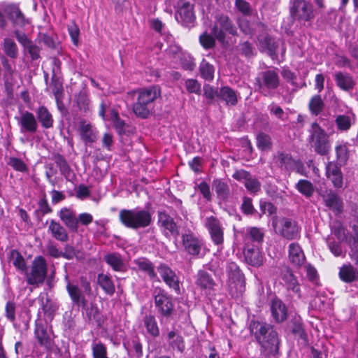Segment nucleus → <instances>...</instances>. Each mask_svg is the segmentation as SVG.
<instances>
[{
	"label": "nucleus",
	"mask_w": 358,
	"mask_h": 358,
	"mask_svg": "<svg viewBox=\"0 0 358 358\" xmlns=\"http://www.w3.org/2000/svg\"><path fill=\"white\" fill-rule=\"evenodd\" d=\"M236 23L240 31L245 35L249 36L250 38L255 35V30L252 23L248 19L238 17L236 19Z\"/></svg>",
	"instance_id": "de8ad7c7"
},
{
	"label": "nucleus",
	"mask_w": 358,
	"mask_h": 358,
	"mask_svg": "<svg viewBox=\"0 0 358 358\" xmlns=\"http://www.w3.org/2000/svg\"><path fill=\"white\" fill-rule=\"evenodd\" d=\"M289 11L293 19L299 22L311 21L315 15L313 4L306 0L292 1Z\"/></svg>",
	"instance_id": "9b49d317"
},
{
	"label": "nucleus",
	"mask_w": 358,
	"mask_h": 358,
	"mask_svg": "<svg viewBox=\"0 0 358 358\" xmlns=\"http://www.w3.org/2000/svg\"><path fill=\"white\" fill-rule=\"evenodd\" d=\"M97 283L106 294L112 296L115 292V287L110 275L103 273L98 274Z\"/></svg>",
	"instance_id": "ea45409f"
},
{
	"label": "nucleus",
	"mask_w": 358,
	"mask_h": 358,
	"mask_svg": "<svg viewBox=\"0 0 358 358\" xmlns=\"http://www.w3.org/2000/svg\"><path fill=\"white\" fill-rule=\"evenodd\" d=\"M154 302L159 318H170L174 312L172 297L163 289L156 287L153 292Z\"/></svg>",
	"instance_id": "1a4fd4ad"
},
{
	"label": "nucleus",
	"mask_w": 358,
	"mask_h": 358,
	"mask_svg": "<svg viewBox=\"0 0 358 358\" xmlns=\"http://www.w3.org/2000/svg\"><path fill=\"white\" fill-rule=\"evenodd\" d=\"M112 119L113 124L119 134L122 135L126 132V124L124 120L119 117L118 113L116 111L112 112Z\"/></svg>",
	"instance_id": "e2e57ef3"
},
{
	"label": "nucleus",
	"mask_w": 358,
	"mask_h": 358,
	"mask_svg": "<svg viewBox=\"0 0 358 358\" xmlns=\"http://www.w3.org/2000/svg\"><path fill=\"white\" fill-rule=\"evenodd\" d=\"M48 232L51 234L55 239L60 242H66L69 239V235L66 229L55 220H50L48 226Z\"/></svg>",
	"instance_id": "2f4dec72"
},
{
	"label": "nucleus",
	"mask_w": 358,
	"mask_h": 358,
	"mask_svg": "<svg viewBox=\"0 0 358 358\" xmlns=\"http://www.w3.org/2000/svg\"><path fill=\"white\" fill-rule=\"evenodd\" d=\"M40 300L41 302V308L43 312L50 320H52L53 318L55 313L58 308L57 304L49 298H46L45 301L43 298H41Z\"/></svg>",
	"instance_id": "603ef678"
},
{
	"label": "nucleus",
	"mask_w": 358,
	"mask_h": 358,
	"mask_svg": "<svg viewBox=\"0 0 358 358\" xmlns=\"http://www.w3.org/2000/svg\"><path fill=\"white\" fill-rule=\"evenodd\" d=\"M289 259L292 264L299 268L304 264L306 257L301 246L296 243H292L289 245Z\"/></svg>",
	"instance_id": "c756f323"
},
{
	"label": "nucleus",
	"mask_w": 358,
	"mask_h": 358,
	"mask_svg": "<svg viewBox=\"0 0 358 358\" xmlns=\"http://www.w3.org/2000/svg\"><path fill=\"white\" fill-rule=\"evenodd\" d=\"M54 159L59 169L61 174L63 175L67 180L71 181L75 178V175L65 158L62 155L57 154L55 156Z\"/></svg>",
	"instance_id": "58836bf2"
},
{
	"label": "nucleus",
	"mask_w": 358,
	"mask_h": 358,
	"mask_svg": "<svg viewBox=\"0 0 358 358\" xmlns=\"http://www.w3.org/2000/svg\"><path fill=\"white\" fill-rule=\"evenodd\" d=\"M334 79L337 86L344 91H351L355 85V82L348 73L337 72L334 75Z\"/></svg>",
	"instance_id": "473e14b6"
},
{
	"label": "nucleus",
	"mask_w": 358,
	"mask_h": 358,
	"mask_svg": "<svg viewBox=\"0 0 358 358\" xmlns=\"http://www.w3.org/2000/svg\"><path fill=\"white\" fill-rule=\"evenodd\" d=\"M241 208L243 213L247 215H252L256 211L252 205V199L248 196L243 197Z\"/></svg>",
	"instance_id": "774afa93"
},
{
	"label": "nucleus",
	"mask_w": 358,
	"mask_h": 358,
	"mask_svg": "<svg viewBox=\"0 0 358 358\" xmlns=\"http://www.w3.org/2000/svg\"><path fill=\"white\" fill-rule=\"evenodd\" d=\"M119 220L124 227L138 229L145 228L152 223V214L144 209H122L119 212Z\"/></svg>",
	"instance_id": "7ed1b4c3"
},
{
	"label": "nucleus",
	"mask_w": 358,
	"mask_h": 358,
	"mask_svg": "<svg viewBox=\"0 0 358 358\" xmlns=\"http://www.w3.org/2000/svg\"><path fill=\"white\" fill-rule=\"evenodd\" d=\"M219 90L209 85H204L203 96L208 99V103H212L216 97L219 99Z\"/></svg>",
	"instance_id": "052dcab7"
},
{
	"label": "nucleus",
	"mask_w": 358,
	"mask_h": 358,
	"mask_svg": "<svg viewBox=\"0 0 358 358\" xmlns=\"http://www.w3.org/2000/svg\"><path fill=\"white\" fill-rule=\"evenodd\" d=\"M36 113L37 120L41 123L42 127L50 129L53 127L54 120L52 115L45 106H39Z\"/></svg>",
	"instance_id": "e433bc0d"
},
{
	"label": "nucleus",
	"mask_w": 358,
	"mask_h": 358,
	"mask_svg": "<svg viewBox=\"0 0 358 358\" xmlns=\"http://www.w3.org/2000/svg\"><path fill=\"white\" fill-rule=\"evenodd\" d=\"M134 93L137 94V98L133 105V111L136 116L145 119L152 110L153 102L160 96V88L157 85H152L139 88Z\"/></svg>",
	"instance_id": "f03ea898"
},
{
	"label": "nucleus",
	"mask_w": 358,
	"mask_h": 358,
	"mask_svg": "<svg viewBox=\"0 0 358 358\" xmlns=\"http://www.w3.org/2000/svg\"><path fill=\"white\" fill-rule=\"evenodd\" d=\"M8 259L10 262H12L13 266L21 272L27 271L25 260L22 255L17 250H12L10 252Z\"/></svg>",
	"instance_id": "a18cd8bd"
},
{
	"label": "nucleus",
	"mask_w": 358,
	"mask_h": 358,
	"mask_svg": "<svg viewBox=\"0 0 358 358\" xmlns=\"http://www.w3.org/2000/svg\"><path fill=\"white\" fill-rule=\"evenodd\" d=\"M243 255L245 262L254 267L263 264L264 257L259 246L244 245Z\"/></svg>",
	"instance_id": "393cba45"
},
{
	"label": "nucleus",
	"mask_w": 358,
	"mask_h": 358,
	"mask_svg": "<svg viewBox=\"0 0 358 358\" xmlns=\"http://www.w3.org/2000/svg\"><path fill=\"white\" fill-rule=\"evenodd\" d=\"M325 175L331 180L335 188L343 186V175L341 166L335 162H329L325 166Z\"/></svg>",
	"instance_id": "4be33fe9"
},
{
	"label": "nucleus",
	"mask_w": 358,
	"mask_h": 358,
	"mask_svg": "<svg viewBox=\"0 0 358 358\" xmlns=\"http://www.w3.org/2000/svg\"><path fill=\"white\" fill-rule=\"evenodd\" d=\"M212 34L220 43L226 41L227 34L237 36L238 29L233 20L225 14H217L215 17V21L212 27Z\"/></svg>",
	"instance_id": "0eeeda50"
},
{
	"label": "nucleus",
	"mask_w": 358,
	"mask_h": 358,
	"mask_svg": "<svg viewBox=\"0 0 358 358\" xmlns=\"http://www.w3.org/2000/svg\"><path fill=\"white\" fill-rule=\"evenodd\" d=\"M157 269L163 281L176 293H179V280L175 271L164 263L159 264Z\"/></svg>",
	"instance_id": "aec40b11"
},
{
	"label": "nucleus",
	"mask_w": 358,
	"mask_h": 358,
	"mask_svg": "<svg viewBox=\"0 0 358 358\" xmlns=\"http://www.w3.org/2000/svg\"><path fill=\"white\" fill-rule=\"evenodd\" d=\"M238 51L243 55L250 57L253 55L252 44L248 41L240 43L237 46Z\"/></svg>",
	"instance_id": "69168bd1"
},
{
	"label": "nucleus",
	"mask_w": 358,
	"mask_h": 358,
	"mask_svg": "<svg viewBox=\"0 0 358 358\" xmlns=\"http://www.w3.org/2000/svg\"><path fill=\"white\" fill-rule=\"evenodd\" d=\"M338 275L342 281L350 283L358 279V271L351 264H344L340 268Z\"/></svg>",
	"instance_id": "4c0bfd02"
},
{
	"label": "nucleus",
	"mask_w": 358,
	"mask_h": 358,
	"mask_svg": "<svg viewBox=\"0 0 358 358\" xmlns=\"http://www.w3.org/2000/svg\"><path fill=\"white\" fill-rule=\"evenodd\" d=\"M134 263L138 266V268L147 273L151 280L157 277V274L155 272V266L149 259L141 257L134 260Z\"/></svg>",
	"instance_id": "79ce46f5"
},
{
	"label": "nucleus",
	"mask_w": 358,
	"mask_h": 358,
	"mask_svg": "<svg viewBox=\"0 0 358 358\" xmlns=\"http://www.w3.org/2000/svg\"><path fill=\"white\" fill-rule=\"evenodd\" d=\"M200 73L205 80H212L214 78V67L206 60H203L199 67Z\"/></svg>",
	"instance_id": "6e6d98bb"
},
{
	"label": "nucleus",
	"mask_w": 358,
	"mask_h": 358,
	"mask_svg": "<svg viewBox=\"0 0 358 358\" xmlns=\"http://www.w3.org/2000/svg\"><path fill=\"white\" fill-rule=\"evenodd\" d=\"M249 329L266 356L276 354L279 349L278 333L273 326L259 321H251Z\"/></svg>",
	"instance_id": "f257e3e1"
},
{
	"label": "nucleus",
	"mask_w": 358,
	"mask_h": 358,
	"mask_svg": "<svg viewBox=\"0 0 358 358\" xmlns=\"http://www.w3.org/2000/svg\"><path fill=\"white\" fill-rule=\"evenodd\" d=\"M335 122L337 128L341 131H348L352 125L351 118L345 115H338L336 117Z\"/></svg>",
	"instance_id": "13d9d810"
},
{
	"label": "nucleus",
	"mask_w": 358,
	"mask_h": 358,
	"mask_svg": "<svg viewBox=\"0 0 358 358\" xmlns=\"http://www.w3.org/2000/svg\"><path fill=\"white\" fill-rule=\"evenodd\" d=\"M219 99L229 106H234L238 101L237 92L229 86L220 88Z\"/></svg>",
	"instance_id": "f704fd0d"
},
{
	"label": "nucleus",
	"mask_w": 358,
	"mask_h": 358,
	"mask_svg": "<svg viewBox=\"0 0 358 358\" xmlns=\"http://www.w3.org/2000/svg\"><path fill=\"white\" fill-rule=\"evenodd\" d=\"M324 102L320 95L313 96L308 103L310 113L315 115H318L321 113L324 108Z\"/></svg>",
	"instance_id": "09e8293b"
},
{
	"label": "nucleus",
	"mask_w": 358,
	"mask_h": 358,
	"mask_svg": "<svg viewBox=\"0 0 358 358\" xmlns=\"http://www.w3.org/2000/svg\"><path fill=\"white\" fill-rule=\"evenodd\" d=\"M182 245L186 252L192 256H198L203 245V241L193 233L182 234Z\"/></svg>",
	"instance_id": "a211bd4d"
},
{
	"label": "nucleus",
	"mask_w": 358,
	"mask_h": 358,
	"mask_svg": "<svg viewBox=\"0 0 358 358\" xmlns=\"http://www.w3.org/2000/svg\"><path fill=\"white\" fill-rule=\"evenodd\" d=\"M212 186L219 199L225 201L228 199L230 189L226 182L220 179H215L213 181Z\"/></svg>",
	"instance_id": "a19ab883"
},
{
	"label": "nucleus",
	"mask_w": 358,
	"mask_h": 358,
	"mask_svg": "<svg viewBox=\"0 0 358 358\" xmlns=\"http://www.w3.org/2000/svg\"><path fill=\"white\" fill-rule=\"evenodd\" d=\"M233 178L244 184L245 187L252 194H256L261 189V182L256 177L243 169L237 170L233 174Z\"/></svg>",
	"instance_id": "f3484780"
},
{
	"label": "nucleus",
	"mask_w": 358,
	"mask_h": 358,
	"mask_svg": "<svg viewBox=\"0 0 358 358\" xmlns=\"http://www.w3.org/2000/svg\"><path fill=\"white\" fill-rule=\"evenodd\" d=\"M104 260L115 271L124 272L127 270L126 264L122 256L117 252H111L106 255Z\"/></svg>",
	"instance_id": "72a5a7b5"
},
{
	"label": "nucleus",
	"mask_w": 358,
	"mask_h": 358,
	"mask_svg": "<svg viewBox=\"0 0 358 358\" xmlns=\"http://www.w3.org/2000/svg\"><path fill=\"white\" fill-rule=\"evenodd\" d=\"M295 187L301 194L307 198L312 196L315 191L313 183L308 180H299L296 184Z\"/></svg>",
	"instance_id": "49530a36"
},
{
	"label": "nucleus",
	"mask_w": 358,
	"mask_h": 358,
	"mask_svg": "<svg viewBox=\"0 0 358 358\" xmlns=\"http://www.w3.org/2000/svg\"><path fill=\"white\" fill-rule=\"evenodd\" d=\"M325 206L336 214L341 213L343 210V202L341 196L332 190L327 191L322 194Z\"/></svg>",
	"instance_id": "a878e982"
},
{
	"label": "nucleus",
	"mask_w": 358,
	"mask_h": 358,
	"mask_svg": "<svg viewBox=\"0 0 358 358\" xmlns=\"http://www.w3.org/2000/svg\"><path fill=\"white\" fill-rule=\"evenodd\" d=\"M264 229L257 227H247L243 234L244 245L260 247L264 241Z\"/></svg>",
	"instance_id": "6ab92c4d"
},
{
	"label": "nucleus",
	"mask_w": 358,
	"mask_h": 358,
	"mask_svg": "<svg viewBox=\"0 0 358 358\" xmlns=\"http://www.w3.org/2000/svg\"><path fill=\"white\" fill-rule=\"evenodd\" d=\"M3 48L5 54L13 59H15L18 56V48L17 44L13 39L6 38L3 40Z\"/></svg>",
	"instance_id": "8fccbe9b"
},
{
	"label": "nucleus",
	"mask_w": 358,
	"mask_h": 358,
	"mask_svg": "<svg viewBox=\"0 0 358 358\" xmlns=\"http://www.w3.org/2000/svg\"><path fill=\"white\" fill-rule=\"evenodd\" d=\"M257 145L263 151L270 150L272 148L271 137L264 133H259L257 136Z\"/></svg>",
	"instance_id": "864d4df0"
},
{
	"label": "nucleus",
	"mask_w": 358,
	"mask_h": 358,
	"mask_svg": "<svg viewBox=\"0 0 358 358\" xmlns=\"http://www.w3.org/2000/svg\"><path fill=\"white\" fill-rule=\"evenodd\" d=\"M143 322L148 334L154 338L158 337L159 336V328L154 315H146L143 317Z\"/></svg>",
	"instance_id": "37998d69"
},
{
	"label": "nucleus",
	"mask_w": 358,
	"mask_h": 358,
	"mask_svg": "<svg viewBox=\"0 0 358 358\" xmlns=\"http://www.w3.org/2000/svg\"><path fill=\"white\" fill-rule=\"evenodd\" d=\"M93 358H108L107 355V348L101 342L94 341L92 344Z\"/></svg>",
	"instance_id": "5fc2aeb1"
},
{
	"label": "nucleus",
	"mask_w": 358,
	"mask_h": 358,
	"mask_svg": "<svg viewBox=\"0 0 358 358\" xmlns=\"http://www.w3.org/2000/svg\"><path fill=\"white\" fill-rule=\"evenodd\" d=\"M279 234L283 238L292 241L300 238V227L296 221L282 217L280 220Z\"/></svg>",
	"instance_id": "4468645a"
},
{
	"label": "nucleus",
	"mask_w": 358,
	"mask_h": 358,
	"mask_svg": "<svg viewBox=\"0 0 358 358\" xmlns=\"http://www.w3.org/2000/svg\"><path fill=\"white\" fill-rule=\"evenodd\" d=\"M196 285L202 290H212L215 282L208 272L199 270L196 275Z\"/></svg>",
	"instance_id": "c9c22d12"
},
{
	"label": "nucleus",
	"mask_w": 358,
	"mask_h": 358,
	"mask_svg": "<svg viewBox=\"0 0 358 358\" xmlns=\"http://www.w3.org/2000/svg\"><path fill=\"white\" fill-rule=\"evenodd\" d=\"M47 273L48 267L45 258L42 256L36 257L32 262L30 272L26 273L27 284L36 286L43 284Z\"/></svg>",
	"instance_id": "9d476101"
},
{
	"label": "nucleus",
	"mask_w": 358,
	"mask_h": 358,
	"mask_svg": "<svg viewBox=\"0 0 358 358\" xmlns=\"http://www.w3.org/2000/svg\"><path fill=\"white\" fill-rule=\"evenodd\" d=\"M281 278L287 290L293 292L300 299L301 297L300 285L296 278L293 274V272L288 266H285L282 272Z\"/></svg>",
	"instance_id": "b1692460"
},
{
	"label": "nucleus",
	"mask_w": 358,
	"mask_h": 358,
	"mask_svg": "<svg viewBox=\"0 0 358 358\" xmlns=\"http://www.w3.org/2000/svg\"><path fill=\"white\" fill-rule=\"evenodd\" d=\"M58 215L66 227L73 232H77L79 227L75 213L69 208H62Z\"/></svg>",
	"instance_id": "cd10ccee"
},
{
	"label": "nucleus",
	"mask_w": 358,
	"mask_h": 358,
	"mask_svg": "<svg viewBox=\"0 0 358 358\" xmlns=\"http://www.w3.org/2000/svg\"><path fill=\"white\" fill-rule=\"evenodd\" d=\"M80 280V287L78 285L69 282L66 288L73 303L85 308L87 306L85 295L90 296L92 294V287L90 282L86 278L82 277Z\"/></svg>",
	"instance_id": "6e6552de"
},
{
	"label": "nucleus",
	"mask_w": 358,
	"mask_h": 358,
	"mask_svg": "<svg viewBox=\"0 0 358 358\" xmlns=\"http://www.w3.org/2000/svg\"><path fill=\"white\" fill-rule=\"evenodd\" d=\"M20 131L22 134H34L38 129V122L34 115L27 110L20 113V116L15 117Z\"/></svg>",
	"instance_id": "2eb2a0df"
},
{
	"label": "nucleus",
	"mask_w": 358,
	"mask_h": 358,
	"mask_svg": "<svg viewBox=\"0 0 358 358\" xmlns=\"http://www.w3.org/2000/svg\"><path fill=\"white\" fill-rule=\"evenodd\" d=\"M215 38L213 35L204 32L199 36V42L202 47L206 50L213 48L215 45Z\"/></svg>",
	"instance_id": "bf43d9fd"
},
{
	"label": "nucleus",
	"mask_w": 358,
	"mask_h": 358,
	"mask_svg": "<svg viewBox=\"0 0 358 358\" xmlns=\"http://www.w3.org/2000/svg\"><path fill=\"white\" fill-rule=\"evenodd\" d=\"M270 310L273 320L281 323L287 318V308L283 301L278 297H274L270 303Z\"/></svg>",
	"instance_id": "5701e85b"
},
{
	"label": "nucleus",
	"mask_w": 358,
	"mask_h": 358,
	"mask_svg": "<svg viewBox=\"0 0 358 358\" xmlns=\"http://www.w3.org/2000/svg\"><path fill=\"white\" fill-rule=\"evenodd\" d=\"M236 8L245 16L252 15V8L250 3L245 0H235Z\"/></svg>",
	"instance_id": "680f3d73"
},
{
	"label": "nucleus",
	"mask_w": 358,
	"mask_h": 358,
	"mask_svg": "<svg viewBox=\"0 0 358 358\" xmlns=\"http://www.w3.org/2000/svg\"><path fill=\"white\" fill-rule=\"evenodd\" d=\"M77 106L81 112L87 113L90 110L89 99L84 93H80L76 99Z\"/></svg>",
	"instance_id": "0e129e2a"
},
{
	"label": "nucleus",
	"mask_w": 358,
	"mask_h": 358,
	"mask_svg": "<svg viewBox=\"0 0 358 358\" xmlns=\"http://www.w3.org/2000/svg\"><path fill=\"white\" fill-rule=\"evenodd\" d=\"M256 27L261 31L257 37L259 48L274 59L277 57L278 43L273 37L267 33V27L265 24L262 22H257Z\"/></svg>",
	"instance_id": "f8f14e48"
},
{
	"label": "nucleus",
	"mask_w": 358,
	"mask_h": 358,
	"mask_svg": "<svg viewBox=\"0 0 358 358\" xmlns=\"http://www.w3.org/2000/svg\"><path fill=\"white\" fill-rule=\"evenodd\" d=\"M6 13L13 24L15 26L20 27H24L28 23L27 20L25 18L24 14L21 12L19 7L16 5H9L6 8Z\"/></svg>",
	"instance_id": "7c9ffc66"
},
{
	"label": "nucleus",
	"mask_w": 358,
	"mask_h": 358,
	"mask_svg": "<svg viewBox=\"0 0 358 358\" xmlns=\"http://www.w3.org/2000/svg\"><path fill=\"white\" fill-rule=\"evenodd\" d=\"M167 341L169 345L173 350H177L180 352H182L184 351L185 344L183 338L175 331H171L168 333Z\"/></svg>",
	"instance_id": "c03bdc74"
},
{
	"label": "nucleus",
	"mask_w": 358,
	"mask_h": 358,
	"mask_svg": "<svg viewBox=\"0 0 358 358\" xmlns=\"http://www.w3.org/2000/svg\"><path fill=\"white\" fill-rule=\"evenodd\" d=\"M8 164L17 171L26 172L28 170L25 163L22 159L17 157H10Z\"/></svg>",
	"instance_id": "338daca9"
},
{
	"label": "nucleus",
	"mask_w": 358,
	"mask_h": 358,
	"mask_svg": "<svg viewBox=\"0 0 358 358\" xmlns=\"http://www.w3.org/2000/svg\"><path fill=\"white\" fill-rule=\"evenodd\" d=\"M335 151L336 158L340 162H345L349 158V150L347 143H338L336 148Z\"/></svg>",
	"instance_id": "4d7b16f0"
},
{
	"label": "nucleus",
	"mask_w": 358,
	"mask_h": 358,
	"mask_svg": "<svg viewBox=\"0 0 358 358\" xmlns=\"http://www.w3.org/2000/svg\"><path fill=\"white\" fill-rule=\"evenodd\" d=\"M226 271L228 275L227 288L233 298L240 297L245 290V282L243 273L235 262H229Z\"/></svg>",
	"instance_id": "39448f33"
},
{
	"label": "nucleus",
	"mask_w": 358,
	"mask_h": 358,
	"mask_svg": "<svg viewBox=\"0 0 358 358\" xmlns=\"http://www.w3.org/2000/svg\"><path fill=\"white\" fill-rule=\"evenodd\" d=\"M158 224L163 229L165 236L178 234L176 223L166 212L158 213Z\"/></svg>",
	"instance_id": "bb28decb"
},
{
	"label": "nucleus",
	"mask_w": 358,
	"mask_h": 358,
	"mask_svg": "<svg viewBox=\"0 0 358 358\" xmlns=\"http://www.w3.org/2000/svg\"><path fill=\"white\" fill-rule=\"evenodd\" d=\"M176 20L186 27L191 26L194 20L195 15L193 11V6L189 2L183 0L178 3V9L175 14Z\"/></svg>",
	"instance_id": "dca6fc26"
},
{
	"label": "nucleus",
	"mask_w": 358,
	"mask_h": 358,
	"mask_svg": "<svg viewBox=\"0 0 358 358\" xmlns=\"http://www.w3.org/2000/svg\"><path fill=\"white\" fill-rule=\"evenodd\" d=\"M308 133V143L314 151L322 156L327 155L331 151V145L329 135L326 131L317 122H314Z\"/></svg>",
	"instance_id": "20e7f679"
},
{
	"label": "nucleus",
	"mask_w": 358,
	"mask_h": 358,
	"mask_svg": "<svg viewBox=\"0 0 358 358\" xmlns=\"http://www.w3.org/2000/svg\"><path fill=\"white\" fill-rule=\"evenodd\" d=\"M204 226L208 231L211 241L218 249H222L224 245V228L219 219L211 215L206 217Z\"/></svg>",
	"instance_id": "ddd939ff"
},
{
	"label": "nucleus",
	"mask_w": 358,
	"mask_h": 358,
	"mask_svg": "<svg viewBox=\"0 0 358 358\" xmlns=\"http://www.w3.org/2000/svg\"><path fill=\"white\" fill-rule=\"evenodd\" d=\"M274 162L281 170L286 171H293L296 164L291 154L285 152H278L274 157Z\"/></svg>",
	"instance_id": "c85d7f7f"
},
{
	"label": "nucleus",
	"mask_w": 358,
	"mask_h": 358,
	"mask_svg": "<svg viewBox=\"0 0 358 358\" xmlns=\"http://www.w3.org/2000/svg\"><path fill=\"white\" fill-rule=\"evenodd\" d=\"M78 131L80 136V139L86 145H91L98 139L97 130L90 122L85 120L80 121Z\"/></svg>",
	"instance_id": "412c9836"
},
{
	"label": "nucleus",
	"mask_w": 358,
	"mask_h": 358,
	"mask_svg": "<svg viewBox=\"0 0 358 358\" xmlns=\"http://www.w3.org/2000/svg\"><path fill=\"white\" fill-rule=\"evenodd\" d=\"M280 83V76L276 69L262 71L256 78L257 90L264 96H273Z\"/></svg>",
	"instance_id": "423d86ee"
},
{
	"label": "nucleus",
	"mask_w": 358,
	"mask_h": 358,
	"mask_svg": "<svg viewBox=\"0 0 358 358\" xmlns=\"http://www.w3.org/2000/svg\"><path fill=\"white\" fill-rule=\"evenodd\" d=\"M34 334L41 345L46 348L50 345V336L43 325H36Z\"/></svg>",
	"instance_id": "3c124183"
}]
</instances>
